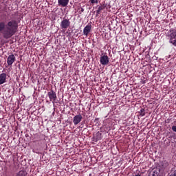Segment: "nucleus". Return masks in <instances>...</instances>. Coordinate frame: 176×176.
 <instances>
[{"mask_svg":"<svg viewBox=\"0 0 176 176\" xmlns=\"http://www.w3.org/2000/svg\"><path fill=\"white\" fill-rule=\"evenodd\" d=\"M20 20L12 19L7 23L4 21L0 22V34L3 35L4 39H10L19 30Z\"/></svg>","mask_w":176,"mask_h":176,"instance_id":"nucleus-1","label":"nucleus"},{"mask_svg":"<svg viewBox=\"0 0 176 176\" xmlns=\"http://www.w3.org/2000/svg\"><path fill=\"white\" fill-rule=\"evenodd\" d=\"M60 27L63 31H65V30L71 27V21L65 16L60 22Z\"/></svg>","mask_w":176,"mask_h":176,"instance_id":"nucleus-2","label":"nucleus"},{"mask_svg":"<svg viewBox=\"0 0 176 176\" xmlns=\"http://www.w3.org/2000/svg\"><path fill=\"white\" fill-rule=\"evenodd\" d=\"M47 96L50 98V101H51L53 104L56 102V100H57V94L53 90L47 92Z\"/></svg>","mask_w":176,"mask_h":176,"instance_id":"nucleus-3","label":"nucleus"},{"mask_svg":"<svg viewBox=\"0 0 176 176\" xmlns=\"http://www.w3.org/2000/svg\"><path fill=\"white\" fill-rule=\"evenodd\" d=\"M100 63L102 65H108L109 64V57L108 55H103L100 58Z\"/></svg>","mask_w":176,"mask_h":176,"instance_id":"nucleus-4","label":"nucleus"},{"mask_svg":"<svg viewBox=\"0 0 176 176\" xmlns=\"http://www.w3.org/2000/svg\"><path fill=\"white\" fill-rule=\"evenodd\" d=\"M16 61V56L14 54L9 55L7 58V64L9 67H12L13 65V63Z\"/></svg>","mask_w":176,"mask_h":176,"instance_id":"nucleus-5","label":"nucleus"},{"mask_svg":"<svg viewBox=\"0 0 176 176\" xmlns=\"http://www.w3.org/2000/svg\"><path fill=\"white\" fill-rule=\"evenodd\" d=\"M90 32H91V25H87L83 29V34L85 36H89Z\"/></svg>","mask_w":176,"mask_h":176,"instance_id":"nucleus-6","label":"nucleus"},{"mask_svg":"<svg viewBox=\"0 0 176 176\" xmlns=\"http://www.w3.org/2000/svg\"><path fill=\"white\" fill-rule=\"evenodd\" d=\"M80 122H82V115L80 114L75 116L73 118V123L75 126H76V124H79Z\"/></svg>","mask_w":176,"mask_h":176,"instance_id":"nucleus-7","label":"nucleus"},{"mask_svg":"<svg viewBox=\"0 0 176 176\" xmlns=\"http://www.w3.org/2000/svg\"><path fill=\"white\" fill-rule=\"evenodd\" d=\"M68 3H69V0H58V6H62V8L68 6Z\"/></svg>","mask_w":176,"mask_h":176,"instance_id":"nucleus-8","label":"nucleus"},{"mask_svg":"<svg viewBox=\"0 0 176 176\" xmlns=\"http://www.w3.org/2000/svg\"><path fill=\"white\" fill-rule=\"evenodd\" d=\"M107 8V4L104 3L103 5H101L98 8V10H96V17H98V14H101V11L104 10Z\"/></svg>","mask_w":176,"mask_h":176,"instance_id":"nucleus-9","label":"nucleus"},{"mask_svg":"<svg viewBox=\"0 0 176 176\" xmlns=\"http://www.w3.org/2000/svg\"><path fill=\"white\" fill-rule=\"evenodd\" d=\"M6 83V74L2 73L0 74V85Z\"/></svg>","mask_w":176,"mask_h":176,"instance_id":"nucleus-10","label":"nucleus"},{"mask_svg":"<svg viewBox=\"0 0 176 176\" xmlns=\"http://www.w3.org/2000/svg\"><path fill=\"white\" fill-rule=\"evenodd\" d=\"M28 173L25 170H21L19 172L16 173L14 176H27Z\"/></svg>","mask_w":176,"mask_h":176,"instance_id":"nucleus-11","label":"nucleus"},{"mask_svg":"<svg viewBox=\"0 0 176 176\" xmlns=\"http://www.w3.org/2000/svg\"><path fill=\"white\" fill-rule=\"evenodd\" d=\"M34 138L36 140L34 141V142H38V141H41V135L36 134L34 135Z\"/></svg>","mask_w":176,"mask_h":176,"instance_id":"nucleus-12","label":"nucleus"},{"mask_svg":"<svg viewBox=\"0 0 176 176\" xmlns=\"http://www.w3.org/2000/svg\"><path fill=\"white\" fill-rule=\"evenodd\" d=\"M139 113H140V116H145V109H141Z\"/></svg>","mask_w":176,"mask_h":176,"instance_id":"nucleus-13","label":"nucleus"},{"mask_svg":"<svg viewBox=\"0 0 176 176\" xmlns=\"http://www.w3.org/2000/svg\"><path fill=\"white\" fill-rule=\"evenodd\" d=\"M90 2L92 5H94V3H98V0H90Z\"/></svg>","mask_w":176,"mask_h":176,"instance_id":"nucleus-14","label":"nucleus"},{"mask_svg":"<svg viewBox=\"0 0 176 176\" xmlns=\"http://www.w3.org/2000/svg\"><path fill=\"white\" fill-rule=\"evenodd\" d=\"M172 130H173V131H175V133H176V125L172 126Z\"/></svg>","mask_w":176,"mask_h":176,"instance_id":"nucleus-15","label":"nucleus"},{"mask_svg":"<svg viewBox=\"0 0 176 176\" xmlns=\"http://www.w3.org/2000/svg\"><path fill=\"white\" fill-rule=\"evenodd\" d=\"M84 12H85V9H83V8H80V12H81V13H83Z\"/></svg>","mask_w":176,"mask_h":176,"instance_id":"nucleus-16","label":"nucleus"}]
</instances>
